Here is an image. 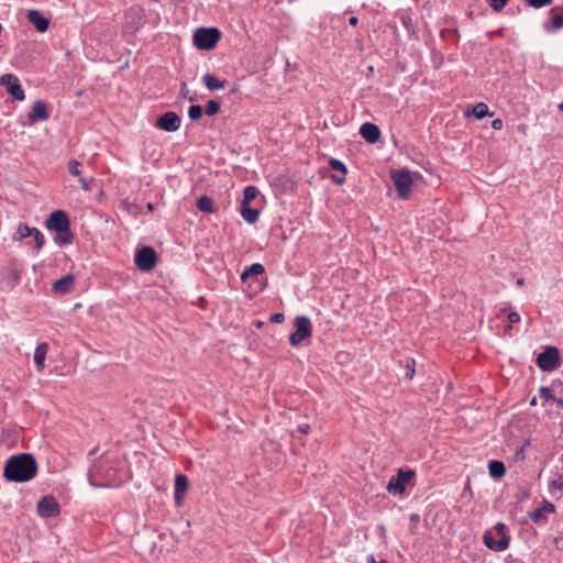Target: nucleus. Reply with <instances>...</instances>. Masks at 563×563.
<instances>
[{
  "label": "nucleus",
  "instance_id": "a878e982",
  "mask_svg": "<svg viewBox=\"0 0 563 563\" xmlns=\"http://www.w3.org/2000/svg\"><path fill=\"white\" fill-rule=\"evenodd\" d=\"M264 272L265 268L261 263H254L250 267L245 268L241 275V279L242 282H245L249 277H256L264 274Z\"/></svg>",
  "mask_w": 563,
  "mask_h": 563
},
{
  "label": "nucleus",
  "instance_id": "bf43d9fd",
  "mask_svg": "<svg viewBox=\"0 0 563 563\" xmlns=\"http://www.w3.org/2000/svg\"><path fill=\"white\" fill-rule=\"evenodd\" d=\"M561 461L563 462V454H562Z\"/></svg>",
  "mask_w": 563,
  "mask_h": 563
},
{
  "label": "nucleus",
  "instance_id": "aec40b11",
  "mask_svg": "<svg viewBox=\"0 0 563 563\" xmlns=\"http://www.w3.org/2000/svg\"><path fill=\"white\" fill-rule=\"evenodd\" d=\"M75 285V277L71 274H68L59 279H57L53 284V291L57 294H68L71 291Z\"/></svg>",
  "mask_w": 563,
  "mask_h": 563
},
{
  "label": "nucleus",
  "instance_id": "6e6552de",
  "mask_svg": "<svg viewBox=\"0 0 563 563\" xmlns=\"http://www.w3.org/2000/svg\"><path fill=\"white\" fill-rule=\"evenodd\" d=\"M561 364L559 350L554 346H548L537 357V365L544 372H552Z\"/></svg>",
  "mask_w": 563,
  "mask_h": 563
},
{
  "label": "nucleus",
  "instance_id": "bb28decb",
  "mask_svg": "<svg viewBox=\"0 0 563 563\" xmlns=\"http://www.w3.org/2000/svg\"><path fill=\"white\" fill-rule=\"evenodd\" d=\"M197 208L201 211V212H206V213H212L214 211V208H213V200L211 197L209 196H201L198 200H197V203H196Z\"/></svg>",
  "mask_w": 563,
  "mask_h": 563
},
{
  "label": "nucleus",
  "instance_id": "de8ad7c7",
  "mask_svg": "<svg viewBox=\"0 0 563 563\" xmlns=\"http://www.w3.org/2000/svg\"><path fill=\"white\" fill-rule=\"evenodd\" d=\"M298 430L303 433V434H307L310 430V426L307 424V423H303V424H299L298 426Z\"/></svg>",
  "mask_w": 563,
  "mask_h": 563
},
{
  "label": "nucleus",
  "instance_id": "13d9d810",
  "mask_svg": "<svg viewBox=\"0 0 563 563\" xmlns=\"http://www.w3.org/2000/svg\"><path fill=\"white\" fill-rule=\"evenodd\" d=\"M153 2H159V0H152Z\"/></svg>",
  "mask_w": 563,
  "mask_h": 563
},
{
  "label": "nucleus",
  "instance_id": "20e7f679",
  "mask_svg": "<svg viewBox=\"0 0 563 563\" xmlns=\"http://www.w3.org/2000/svg\"><path fill=\"white\" fill-rule=\"evenodd\" d=\"M506 530V525L498 522L492 531H486L484 534L485 545L493 551L506 550L510 543V537Z\"/></svg>",
  "mask_w": 563,
  "mask_h": 563
},
{
  "label": "nucleus",
  "instance_id": "a19ab883",
  "mask_svg": "<svg viewBox=\"0 0 563 563\" xmlns=\"http://www.w3.org/2000/svg\"><path fill=\"white\" fill-rule=\"evenodd\" d=\"M11 277H12V280L10 282V288H13L18 283H19V279H20V275L16 271H11Z\"/></svg>",
  "mask_w": 563,
  "mask_h": 563
},
{
  "label": "nucleus",
  "instance_id": "cd10ccee",
  "mask_svg": "<svg viewBox=\"0 0 563 563\" xmlns=\"http://www.w3.org/2000/svg\"><path fill=\"white\" fill-rule=\"evenodd\" d=\"M32 232L33 231L31 227H29L25 223H20L13 235V240L21 241L23 239H26L32 235Z\"/></svg>",
  "mask_w": 563,
  "mask_h": 563
},
{
  "label": "nucleus",
  "instance_id": "c03bdc74",
  "mask_svg": "<svg viewBox=\"0 0 563 563\" xmlns=\"http://www.w3.org/2000/svg\"><path fill=\"white\" fill-rule=\"evenodd\" d=\"M413 375H415V361L412 360L411 364H407L406 376L411 379L413 377Z\"/></svg>",
  "mask_w": 563,
  "mask_h": 563
},
{
  "label": "nucleus",
  "instance_id": "4c0bfd02",
  "mask_svg": "<svg viewBox=\"0 0 563 563\" xmlns=\"http://www.w3.org/2000/svg\"><path fill=\"white\" fill-rule=\"evenodd\" d=\"M91 180H92V178L88 179L86 177H79L80 186L86 191H89L91 189V187H90V181Z\"/></svg>",
  "mask_w": 563,
  "mask_h": 563
},
{
  "label": "nucleus",
  "instance_id": "0eeeda50",
  "mask_svg": "<svg viewBox=\"0 0 563 563\" xmlns=\"http://www.w3.org/2000/svg\"><path fill=\"white\" fill-rule=\"evenodd\" d=\"M296 330L289 336V343L292 346L299 345L303 340L311 336L312 328L308 317L298 316L295 319Z\"/></svg>",
  "mask_w": 563,
  "mask_h": 563
},
{
  "label": "nucleus",
  "instance_id": "7c9ffc66",
  "mask_svg": "<svg viewBox=\"0 0 563 563\" xmlns=\"http://www.w3.org/2000/svg\"><path fill=\"white\" fill-rule=\"evenodd\" d=\"M32 235L31 236H34V241H35V249L38 251L43 247L44 243H45V238L43 235V233L36 229V228H32Z\"/></svg>",
  "mask_w": 563,
  "mask_h": 563
},
{
  "label": "nucleus",
  "instance_id": "a18cd8bd",
  "mask_svg": "<svg viewBox=\"0 0 563 563\" xmlns=\"http://www.w3.org/2000/svg\"><path fill=\"white\" fill-rule=\"evenodd\" d=\"M503 125H504V122L501 119H494L493 122H492V128L494 130H501L503 129Z\"/></svg>",
  "mask_w": 563,
  "mask_h": 563
},
{
  "label": "nucleus",
  "instance_id": "ddd939ff",
  "mask_svg": "<svg viewBox=\"0 0 563 563\" xmlns=\"http://www.w3.org/2000/svg\"><path fill=\"white\" fill-rule=\"evenodd\" d=\"M180 117L173 111H167L159 115L155 125L166 132H175L180 128Z\"/></svg>",
  "mask_w": 563,
  "mask_h": 563
},
{
  "label": "nucleus",
  "instance_id": "c85d7f7f",
  "mask_svg": "<svg viewBox=\"0 0 563 563\" xmlns=\"http://www.w3.org/2000/svg\"><path fill=\"white\" fill-rule=\"evenodd\" d=\"M258 190L255 186H247L243 191V200L241 205H250L256 198Z\"/></svg>",
  "mask_w": 563,
  "mask_h": 563
},
{
  "label": "nucleus",
  "instance_id": "a211bd4d",
  "mask_svg": "<svg viewBox=\"0 0 563 563\" xmlns=\"http://www.w3.org/2000/svg\"><path fill=\"white\" fill-rule=\"evenodd\" d=\"M361 136L368 143H376L380 137L379 128L371 122L363 123L360 128Z\"/></svg>",
  "mask_w": 563,
  "mask_h": 563
},
{
  "label": "nucleus",
  "instance_id": "473e14b6",
  "mask_svg": "<svg viewBox=\"0 0 563 563\" xmlns=\"http://www.w3.org/2000/svg\"><path fill=\"white\" fill-rule=\"evenodd\" d=\"M202 108L199 104H192L188 109V115L191 120H198L202 115Z\"/></svg>",
  "mask_w": 563,
  "mask_h": 563
},
{
  "label": "nucleus",
  "instance_id": "b1692460",
  "mask_svg": "<svg viewBox=\"0 0 563 563\" xmlns=\"http://www.w3.org/2000/svg\"><path fill=\"white\" fill-rule=\"evenodd\" d=\"M488 472L493 478H500L506 473L505 464L501 461L493 460L488 464Z\"/></svg>",
  "mask_w": 563,
  "mask_h": 563
},
{
  "label": "nucleus",
  "instance_id": "dca6fc26",
  "mask_svg": "<svg viewBox=\"0 0 563 563\" xmlns=\"http://www.w3.org/2000/svg\"><path fill=\"white\" fill-rule=\"evenodd\" d=\"M329 166L334 172L331 176L332 181L336 185H343L345 183V176L347 173L346 166L336 158H331L329 161Z\"/></svg>",
  "mask_w": 563,
  "mask_h": 563
},
{
  "label": "nucleus",
  "instance_id": "4468645a",
  "mask_svg": "<svg viewBox=\"0 0 563 563\" xmlns=\"http://www.w3.org/2000/svg\"><path fill=\"white\" fill-rule=\"evenodd\" d=\"M49 118V111L47 104L42 100H36L31 111L27 113L29 124H34L38 121H45Z\"/></svg>",
  "mask_w": 563,
  "mask_h": 563
},
{
  "label": "nucleus",
  "instance_id": "3c124183",
  "mask_svg": "<svg viewBox=\"0 0 563 563\" xmlns=\"http://www.w3.org/2000/svg\"><path fill=\"white\" fill-rule=\"evenodd\" d=\"M556 405L563 409V398H555Z\"/></svg>",
  "mask_w": 563,
  "mask_h": 563
},
{
  "label": "nucleus",
  "instance_id": "7ed1b4c3",
  "mask_svg": "<svg viewBox=\"0 0 563 563\" xmlns=\"http://www.w3.org/2000/svg\"><path fill=\"white\" fill-rule=\"evenodd\" d=\"M118 468L109 459H100L88 472V481L90 485L96 487L118 486L122 482L117 478Z\"/></svg>",
  "mask_w": 563,
  "mask_h": 563
},
{
  "label": "nucleus",
  "instance_id": "ea45409f",
  "mask_svg": "<svg viewBox=\"0 0 563 563\" xmlns=\"http://www.w3.org/2000/svg\"><path fill=\"white\" fill-rule=\"evenodd\" d=\"M409 519H410V522H411V531L413 532V530L416 529L417 525L420 521V517H419L418 514H411Z\"/></svg>",
  "mask_w": 563,
  "mask_h": 563
},
{
  "label": "nucleus",
  "instance_id": "1a4fd4ad",
  "mask_svg": "<svg viewBox=\"0 0 563 563\" xmlns=\"http://www.w3.org/2000/svg\"><path fill=\"white\" fill-rule=\"evenodd\" d=\"M391 179L394 181L398 197L402 199L408 198L413 184L410 173L406 169L396 170L391 174Z\"/></svg>",
  "mask_w": 563,
  "mask_h": 563
},
{
  "label": "nucleus",
  "instance_id": "09e8293b",
  "mask_svg": "<svg viewBox=\"0 0 563 563\" xmlns=\"http://www.w3.org/2000/svg\"><path fill=\"white\" fill-rule=\"evenodd\" d=\"M358 23V19L356 16H351L349 19V24L352 25V26H356Z\"/></svg>",
  "mask_w": 563,
  "mask_h": 563
},
{
  "label": "nucleus",
  "instance_id": "423d86ee",
  "mask_svg": "<svg viewBox=\"0 0 563 563\" xmlns=\"http://www.w3.org/2000/svg\"><path fill=\"white\" fill-rule=\"evenodd\" d=\"M416 476L415 471L412 470H402L399 468L397 471V475L393 476L387 484V492L391 495H402L406 490V485Z\"/></svg>",
  "mask_w": 563,
  "mask_h": 563
},
{
  "label": "nucleus",
  "instance_id": "6ab92c4d",
  "mask_svg": "<svg viewBox=\"0 0 563 563\" xmlns=\"http://www.w3.org/2000/svg\"><path fill=\"white\" fill-rule=\"evenodd\" d=\"M189 487L188 477L185 474H176L175 476V501L177 505L181 504L184 495L187 493Z\"/></svg>",
  "mask_w": 563,
  "mask_h": 563
},
{
  "label": "nucleus",
  "instance_id": "5fc2aeb1",
  "mask_svg": "<svg viewBox=\"0 0 563 563\" xmlns=\"http://www.w3.org/2000/svg\"><path fill=\"white\" fill-rule=\"evenodd\" d=\"M146 208H147L148 211H153L154 210V205L152 202H148Z\"/></svg>",
  "mask_w": 563,
  "mask_h": 563
},
{
  "label": "nucleus",
  "instance_id": "4be33fe9",
  "mask_svg": "<svg viewBox=\"0 0 563 563\" xmlns=\"http://www.w3.org/2000/svg\"><path fill=\"white\" fill-rule=\"evenodd\" d=\"M201 80H202L203 85L211 91L223 89L227 84L225 80H222L211 74H206Z\"/></svg>",
  "mask_w": 563,
  "mask_h": 563
},
{
  "label": "nucleus",
  "instance_id": "49530a36",
  "mask_svg": "<svg viewBox=\"0 0 563 563\" xmlns=\"http://www.w3.org/2000/svg\"><path fill=\"white\" fill-rule=\"evenodd\" d=\"M181 95L185 97V98H188L190 101H194L195 98L192 96L188 97V92L189 90L187 89V85L184 82L183 86H181V90H180Z\"/></svg>",
  "mask_w": 563,
  "mask_h": 563
},
{
  "label": "nucleus",
  "instance_id": "37998d69",
  "mask_svg": "<svg viewBox=\"0 0 563 563\" xmlns=\"http://www.w3.org/2000/svg\"><path fill=\"white\" fill-rule=\"evenodd\" d=\"M507 317L510 323H518L520 321L519 313L515 311L509 312Z\"/></svg>",
  "mask_w": 563,
  "mask_h": 563
},
{
  "label": "nucleus",
  "instance_id": "412c9836",
  "mask_svg": "<svg viewBox=\"0 0 563 563\" xmlns=\"http://www.w3.org/2000/svg\"><path fill=\"white\" fill-rule=\"evenodd\" d=\"M47 351V343H40L34 351V363L38 372H42L44 369V362L46 358Z\"/></svg>",
  "mask_w": 563,
  "mask_h": 563
},
{
  "label": "nucleus",
  "instance_id": "4d7b16f0",
  "mask_svg": "<svg viewBox=\"0 0 563 563\" xmlns=\"http://www.w3.org/2000/svg\"><path fill=\"white\" fill-rule=\"evenodd\" d=\"M560 111H563V101L558 106Z\"/></svg>",
  "mask_w": 563,
  "mask_h": 563
},
{
  "label": "nucleus",
  "instance_id": "e433bc0d",
  "mask_svg": "<svg viewBox=\"0 0 563 563\" xmlns=\"http://www.w3.org/2000/svg\"><path fill=\"white\" fill-rule=\"evenodd\" d=\"M492 9L500 11L509 0H486Z\"/></svg>",
  "mask_w": 563,
  "mask_h": 563
},
{
  "label": "nucleus",
  "instance_id": "8fccbe9b",
  "mask_svg": "<svg viewBox=\"0 0 563 563\" xmlns=\"http://www.w3.org/2000/svg\"><path fill=\"white\" fill-rule=\"evenodd\" d=\"M128 210H129V212H136L137 206L133 205V203L128 205Z\"/></svg>",
  "mask_w": 563,
  "mask_h": 563
},
{
  "label": "nucleus",
  "instance_id": "f3484780",
  "mask_svg": "<svg viewBox=\"0 0 563 563\" xmlns=\"http://www.w3.org/2000/svg\"><path fill=\"white\" fill-rule=\"evenodd\" d=\"M27 21L34 25V27L43 33L46 32L49 27V20L45 18L40 11L37 10H30L27 12Z\"/></svg>",
  "mask_w": 563,
  "mask_h": 563
},
{
  "label": "nucleus",
  "instance_id": "f257e3e1",
  "mask_svg": "<svg viewBox=\"0 0 563 563\" xmlns=\"http://www.w3.org/2000/svg\"><path fill=\"white\" fill-rule=\"evenodd\" d=\"M37 462L30 453L11 456L4 464L3 475L9 482L24 483L37 474Z\"/></svg>",
  "mask_w": 563,
  "mask_h": 563
},
{
  "label": "nucleus",
  "instance_id": "393cba45",
  "mask_svg": "<svg viewBox=\"0 0 563 563\" xmlns=\"http://www.w3.org/2000/svg\"><path fill=\"white\" fill-rule=\"evenodd\" d=\"M563 26V11L553 14L550 21L543 23V29L548 32H554Z\"/></svg>",
  "mask_w": 563,
  "mask_h": 563
},
{
  "label": "nucleus",
  "instance_id": "2eb2a0df",
  "mask_svg": "<svg viewBox=\"0 0 563 563\" xmlns=\"http://www.w3.org/2000/svg\"><path fill=\"white\" fill-rule=\"evenodd\" d=\"M555 511V506L549 500H543L542 506L529 514V518L537 525H545L548 522L547 514Z\"/></svg>",
  "mask_w": 563,
  "mask_h": 563
},
{
  "label": "nucleus",
  "instance_id": "c9c22d12",
  "mask_svg": "<svg viewBox=\"0 0 563 563\" xmlns=\"http://www.w3.org/2000/svg\"><path fill=\"white\" fill-rule=\"evenodd\" d=\"M526 2L528 5L539 9L542 7L550 5L552 3V0H526Z\"/></svg>",
  "mask_w": 563,
  "mask_h": 563
},
{
  "label": "nucleus",
  "instance_id": "39448f33",
  "mask_svg": "<svg viewBox=\"0 0 563 563\" xmlns=\"http://www.w3.org/2000/svg\"><path fill=\"white\" fill-rule=\"evenodd\" d=\"M221 38V32L217 27H200L195 31L194 45L202 51H211Z\"/></svg>",
  "mask_w": 563,
  "mask_h": 563
},
{
  "label": "nucleus",
  "instance_id": "f8f14e48",
  "mask_svg": "<svg viewBox=\"0 0 563 563\" xmlns=\"http://www.w3.org/2000/svg\"><path fill=\"white\" fill-rule=\"evenodd\" d=\"M37 512L43 518H52L59 515L60 508L53 496H44L37 503Z\"/></svg>",
  "mask_w": 563,
  "mask_h": 563
},
{
  "label": "nucleus",
  "instance_id": "f03ea898",
  "mask_svg": "<svg viewBox=\"0 0 563 563\" xmlns=\"http://www.w3.org/2000/svg\"><path fill=\"white\" fill-rule=\"evenodd\" d=\"M45 227L49 231H54V242L58 246L69 245L74 242L75 235L70 229V219L66 211L55 210L45 221Z\"/></svg>",
  "mask_w": 563,
  "mask_h": 563
},
{
  "label": "nucleus",
  "instance_id": "58836bf2",
  "mask_svg": "<svg viewBox=\"0 0 563 563\" xmlns=\"http://www.w3.org/2000/svg\"><path fill=\"white\" fill-rule=\"evenodd\" d=\"M550 488H559L563 490V476H560L558 479H553L550 483Z\"/></svg>",
  "mask_w": 563,
  "mask_h": 563
},
{
  "label": "nucleus",
  "instance_id": "79ce46f5",
  "mask_svg": "<svg viewBox=\"0 0 563 563\" xmlns=\"http://www.w3.org/2000/svg\"><path fill=\"white\" fill-rule=\"evenodd\" d=\"M284 320H285V317L280 312L274 313L271 317V322H273V323H282Z\"/></svg>",
  "mask_w": 563,
  "mask_h": 563
},
{
  "label": "nucleus",
  "instance_id": "72a5a7b5",
  "mask_svg": "<svg viewBox=\"0 0 563 563\" xmlns=\"http://www.w3.org/2000/svg\"><path fill=\"white\" fill-rule=\"evenodd\" d=\"M80 167H81V164L76 159H71L68 163V172L73 176H80V174H81Z\"/></svg>",
  "mask_w": 563,
  "mask_h": 563
},
{
  "label": "nucleus",
  "instance_id": "5701e85b",
  "mask_svg": "<svg viewBox=\"0 0 563 563\" xmlns=\"http://www.w3.org/2000/svg\"><path fill=\"white\" fill-rule=\"evenodd\" d=\"M241 216L247 223L252 224L258 220L260 211L256 208H251L250 205H241Z\"/></svg>",
  "mask_w": 563,
  "mask_h": 563
},
{
  "label": "nucleus",
  "instance_id": "c756f323",
  "mask_svg": "<svg viewBox=\"0 0 563 563\" xmlns=\"http://www.w3.org/2000/svg\"><path fill=\"white\" fill-rule=\"evenodd\" d=\"M473 114L476 119H483L488 114V106L484 102H478L473 108Z\"/></svg>",
  "mask_w": 563,
  "mask_h": 563
},
{
  "label": "nucleus",
  "instance_id": "9d476101",
  "mask_svg": "<svg viewBox=\"0 0 563 563\" xmlns=\"http://www.w3.org/2000/svg\"><path fill=\"white\" fill-rule=\"evenodd\" d=\"M157 262V255L153 247L143 246L140 249L134 257L136 267L142 272H150L154 268Z\"/></svg>",
  "mask_w": 563,
  "mask_h": 563
},
{
  "label": "nucleus",
  "instance_id": "f704fd0d",
  "mask_svg": "<svg viewBox=\"0 0 563 563\" xmlns=\"http://www.w3.org/2000/svg\"><path fill=\"white\" fill-rule=\"evenodd\" d=\"M539 396L544 400H553L555 401V398L551 388L547 386H542L539 388Z\"/></svg>",
  "mask_w": 563,
  "mask_h": 563
},
{
  "label": "nucleus",
  "instance_id": "864d4df0",
  "mask_svg": "<svg viewBox=\"0 0 563 563\" xmlns=\"http://www.w3.org/2000/svg\"><path fill=\"white\" fill-rule=\"evenodd\" d=\"M519 287L523 286L525 284V279L523 278H519L516 283Z\"/></svg>",
  "mask_w": 563,
  "mask_h": 563
},
{
  "label": "nucleus",
  "instance_id": "9b49d317",
  "mask_svg": "<svg viewBox=\"0 0 563 563\" xmlns=\"http://www.w3.org/2000/svg\"><path fill=\"white\" fill-rule=\"evenodd\" d=\"M0 86L4 87L7 92L10 93L15 100L23 101L25 99L24 90L15 75L4 74L0 76Z\"/></svg>",
  "mask_w": 563,
  "mask_h": 563
},
{
  "label": "nucleus",
  "instance_id": "6e6d98bb",
  "mask_svg": "<svg viewBox=\"0 0 563 563\" xmlns=\"http://www.w3.org/2000/svg\"><path fill=\"white\" fill-rule=\"evenodd\" d=\"M530 405H531V406H536V405H537V398H536V397H533V398L531 399Z\"/></svg>",
  "mask_w": 563,
  "mask_h": 563
},
{
  "label": "nucleus",
  "instance_id": "2f4dec72",
  "mask_svg": "<svg viewBox=\"0 0 563 563\" xmlns=\"http://www.w3.org/2000/svg\"><path fill=\"white\" fill-rule=\"evenodd\" d=\"M220 111V103L216 100H209L206 104L205 112L207 115H216Z\"/></svg>",
  "mask_w": 563,
  "mask_h": 563
},
{
  "label": "nucleus",
  "instance_id": "603ef678",
  "mask_svg": "<svg viewBox=\"0 0 563 563\" xmlns=\"http://www.w3.org/2000/svg\"><path fill=\"white\" fill-rule=\"evenodd\" d=\"M369 562H371V563H388V562H387V561H385V560H380L379 562H376V561L374 560V556H373V555L369 558Z\"/></svg>",
  "mask_w": 563,
  "mask_h": 563
}]
</instances>
